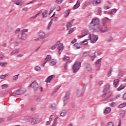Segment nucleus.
<instances>
[{"instance_id":"49530a36","label":"nucleus","mask_w":126,"mask_h":126,"mask_svg":"<svg viewBox=\"0 0 126 126\" xmlns=\"http://www.w3.org/2000/svg\"><path fill=\"white\" fill-rule=\"evenodd\" d=\"M63 1V0H56L55 2L58 4H61Z\"/></svg>"},{"instance_id":"4d7b16f0","label":"nucleus","mask_w":126,"mask_h":126,"mask_svg":"<svg viewBox=\"0 0 126 126\" xmlns=\"http://www.w3.org/2000/svg\"><path fill=\"white\" fill-rule=\"evenodd\" d=\"M125 88V87L123 88H122V85L117 89L118 91H121V90H123Z\"/></svg>"},{"instance_id":"c756f323","label":"nucleus","mask_w":126,"mask_h":126,"mask_svg":"<svg viewBox=\"0 0 126 126\" xmlns=\"http://www.w3.org/2000/svg\"><path fill=\"white\" fill-rule=\"evenodd\" d=\"M52 24H53V21H50V22L48 23V25L47 27H46V30L49 31L50 30V28H51V27L52 26Z\"/></svg>"},{"instance_id":"09e8293b","label":"nucleus","mask_w":126,"mask_h":126,"mask_svg":"<svg viewBox=\"0 0 126 126\" xmlns=\"http://www.w3.org/2000/svg\"><path fill=\"white\" fill-rule=\"evenodd\" d=\"M91 3H92V1H91L90 0L86 1L85 2V4H87V5H89V4H91Z\"/></svg>"},{"instance_id":"680f3d73","label":"nucleus","mask_w":126,"mask_h":126,"mask_svg":"<svg viewBox=\"0 0 126 126\" xmlns=\"http://www.w3.org/2000/svg\"><path fill=\"white\" fill-rule=\"evenodd\" d=\"M20 32V29L18 28L17 30H16L15 33L16 34H18V33H19Z\"/></svg>"},{"instance_id":"7c9ffc66","label":"nucleus","mask_w":126,"mask_h":126,"mask_svg":"<svg viewBox=\"0 0 126 126\" xmlns=\"http://www.w3.org/2000/svg\"><path fill=\"white\" fill-rule=\"evenodd\" d=\"M69 12H70V9L66 10L64 13V17H67L69 15Z\"/></svg>"},{"instance_id":"de8ad7c7","label":"nucleus","mask_w":126,"mask_h":126,"mask_svg":"<svg viewBox=\"0 0 126 126\" xmlns=\"http://www.w3.org/2000/svg\"><path fill=\"white\" fill-rule=\"evenodd\" d=\"M8 87V85L7 84H4L1 86L2 89H5V88H7Z\"/></svg>"},{"instance_id":"7ed1b4c3","label":"nucleus","mask_w":126,"mask_h":126,"mask_svg":"<svg viewBox=\"0 0 126 126\" xmlns=\"http://www.w3.org/2000/svg\"><path fill=\"white\" fill-rule=\"evenodd\" d=\"M95 31L100 32V33H105V32H108L109 31V29H108V27H107L106 24L104 23L98 26Z\"/></svg>"},{"instance_id":"6e6552de","label":"nucleus","mask_w":126,"mask_h":126,"mask_svg":"<svg viewBox=\"0 0 126 126\" xmlns=\"http://www.w3.org/2000/svg\"><path fill=\"white\" fill-rule=\"evenodd\" d=\"M18 38H19V39H21V40H26L27 39V34L22 32L21 34H18Z\"/></svg>"},{"instance_id":"f257e3e1","label":"nucleus","mask_w":126,"mask_h":126,"mask_svg":"<svg viewBox=\"0 0 126 126\" xmlns=\"http://www.w3.org/2000/svg\"><path fill=\"white\" fill-rule=\"evenodd\" d=\"M103 92L104 93V94L102 95L103 100L109 98V97H111L112 92L110 91V86L106 85L103 88Z\"/></svg>"},{"instance_id":"cd10ccee","label":"nucleus","mask_w":126,"mask_h":126,"mask_svg":"<svg viewBox=\"0 0 126 126\" xmlns=\"http://www.w3.org/2000/svg\"><path fill=\"white\" fill-rule=\"evenodd\" d=\"M19 90H20V93L21 95H23V94H24V93L26 92V89L24 88H21L19 89Z\"/></svg>"},{"instance_id":"a19ab883","label":"nucleus","mask_w":126,"mask_h":126,"mask_svg":"<svg viewBox=\"0 0 126 126\" xmlns=\"http://www.w3.org/2000/svg\"><path fill=\"white\" fill-rule=\"evenodd\" d=\"M14 94H15V95H21L20 94V90H16L14 92Z\"/></svg>"},{"instance_id":"c03bdc74","label":"nucleus","mask_w":126,"mask_h":126,"mask_svg":"<svg viewBox=\"0 0 126 126\" xmlns=\"http://www.w3.org/2000/svg\"><path fill=\"white\" fill-rule=\"evenodd\" d=\"M6 76H8V75L7 74H5V75H1L0 76V79H4Z\"/></svg>"},{"instance_id":"bb28decb","label":"nucleus","mask_w":126,"mask_h":126,"mask_svg":"<svg viewBox=\"0 0 126 126\" xmlns=\"http://www.w3.org/2000/svg\"><path fill=\"white\" fill-rule=\"evenodd\" d=\"M57 63V60L55 59H52L50 61V65H55Z\"/></svg>"},{"instance_id":"58836bf2","label":"nucleus","mask_w":126,"mask_h":126,"mask_svg":"<svg viewBox=\"0 0 126 126\" xmlns=\"http://www.w3.org/2000/svg\"><path fill=\"white\" fill-rule=\"evenodd\" d=\"M6 64H7V63H6L0 62V65L2 67H4L5 66V65H6Z\"/></svg>"},{"instance_id":"774afa93","label":"nucleus","mask_w":126,"mask_h":126,"mask_svg":"<svg viewBox=\"0 0 126 126\" xmlns=\"http://www.w3.org/2000/svg\"><path fill=\"white\" fill-rule=\"evenodd\" d=\"M123 98L124 100H126V93L123 94Z\"/></svg>"},{"instance_id":"412c9836","label":"nucleus","mask_w":126,"mask_h":126,"mask_svg":"<svg viewBox=\"0 0 126 126\" xmlns=\"http://www.w3.org/2000/svg\"><path fill=\"white\" fill-rule=\"evenodd\" d=\"M12 0L14 3L16 5H20V6H21V5H22V4H23V2L22 3L20 0Z\"/></svg>"},{"instance_id":"423d86ee","label":"nucleus","mask_w":126,"mask_h":126,"mask_svg":"<svg viewBox=\"0 0 126 126\" xmlns=\"http://www.w3.org/2000/svg\"><path fill=\"white\" fill-rule=\"evenodd\" d=\"M80 66H81V63L80 62L75 63L72 67L73 72L75 73L77 72L79 68H80Z\"/></svg>"},{"instance_id":"c9c22d12","label":"nucleus","mask_w":126,"mask_h":126,"mask_svg":"<svg viewBox=\"0 0 126 126\" xmlns=\"http://www.w3.org/2000/svg\"><path fill=\"white\" fill-rule=\"evenodd\" d=\"M51 106L53 110H56V109H57V104H56V103H51Z\"/></svg>"},{"instance_id":"c85d7f7f","label":"nucleus","mask_w":126,"mask_h":126,"mask_svg":"<svg viewBox=\"0 0 126 126\" xmlns=\"http://www.w3.org/2000/svg\"><path fill=\"white\" fill-rule=\"evenodd\" d=\"M117 12V9H112L108 12L109 14H115Z\"/></svg>"},{"instance_id":"69168bd1","label":"nucleus","mask_w":126,"mask_h":126,"mask_svg":"<svg viewBox=\"0 0 126 126\" xmlns=\"http://www.w3.org/2000/svg\"><path fill=\"white\" fill-rule=\"evenodd\" d=\"M28 32V30L27 29H23L22 31V32L23 33H25V32Z\"/></svg>"},{"instance_id":"9d476101","label":"nucleus","mask_w":126,"mask_h":126,"mask_svg":"<svg viewBox=\"0 0 126 126\" xmlns=\"http://www.w3.org/2000/svg\"><path fill=\"white\" fill-rule=\"evenodd\" d=\"M70 95V92L68 91L65 93V95L63 98V101H67L69 99V96Z\"/></svg>"},{"instance_id":"37998d69","label":"nucleus","mask_w":126,"mask_h":126,"mask_svg":"<svg viewBox=\"0 0 126 126\" xmlns=\"http://www.w3.org/2000/svg\"><path fill=\"white\" fill-rule=\"evenodd\" d=\"M109 106L110 107H112L114 108V107H116V102H112L111 103H110Z\"/></svg>"},{"instance_id":"2f4dec72","label":"nucleus","mask_w":126,"mask_h":126,"mask_svg":"<svg viewBox=\"0 0 126 126\" xmlns=\"http://www.w3.org/2000/svg\"><path fill=\"white\" fill-rule=\"evenodd\" d=\"M59 44H60V41H58L55 44H54L53 46H52L51 47V50H55L57 46H58V45H59Z\"/></svg>"},{"instance_id":"4be33fe9","label":"nucleus","mask_w":126,"mask_h":126,"mask_svg":"<svg viewBox=\"0 0 126 126\" xmlns=\"http://www.w3.org/2000/svg\"><path fill=\"white\" fill-rule=\"evenodd\" d=\"M67 114V111L66 110H63L62 111L61 113L60 114V117L62 118H64Z\"/></svg>"},{"instance_id":"0e129e2a","label":"nucleus","mask_w":126,"mask_h":126,"mask_svg":"<svg viewBox=\"0 0 126 126\" xmlns=\"http://www.w3.org/2000/svg\"><path fill=\"white\" fill-rule=\"evenodd\" d=\"M121 119H119V121L118 122V126H122V122H121Z\"/></svg>"},{"instance_id":"3c124183","label":"nucleus","mask_w":126,"mask_h":126,"mask_svg":"<svg viewBox=\"0 0 126 126\" xmlns=\"http://www.w3.org/2000/svg\"><path fill=\"white\" fill-rule=\"evenodd\" d=\"M107 126H114V123L112 122H108L107 123Z\"/></svg>"},{"instance_id":"5fc2aeb1","label":"nucleus","mask_w":126,"mask_h":126,"mask_svg":"<svg viewBox=\"0 0 126 126\" xmlns=\"http://www.w3.org/2000/svg\"><path fill=\"white\" fill-rule=\"evenodd\" d=\"M28 7H25L22 9L23 11L24 12H27V11H28Z\"/></svg>"},{"instance_id":"4468645a","label":"nucleus","mask_w":126,"mask_h":126,"mask_svg":"<svg viewBox=\"0 0 126 126\" xmlns=\"http://www.w3.org/2000/svg\"><path fill=\"white\" fill-rule=\"evenodd\" d=\"M120 82V79H116L113 81V86L114 88H117L119 86V83Z\"/></svg>"},{"instance_id":"72a5a7b5","label":"nucleus","mask_w":126,"mask_h":126,"mask_svg":"<svg viewBox=\"0 0 126 126\" xmlns=\"http://www.w3.org/2000/svg\"><path fill=\"white\" fill-rule=\"evenodd\" d=\"M82 92L81 90L78 89L77 91V96L78 97H80L81 96Z\"/></svg>"},{"instance_id":"e433bc0d","label":"nucleus","mask_w":126,"mask_h":126,"mask_svg":"<svg viewBox=\"0 0 126 126\" xmlns=\"http://www.w3.org/2000/svg\"><path fill=\"white\" fill-rule=\"evenodd\" d=\"M42 15H43V17L46 18L48 16V11H44L42 13Z\"/></svg>"},{"instance_id":"a18cd8bd","label":"nucleus","mask_w":126,"mask_h":126,"mask_svg":"<svg viewBox=\"0 0 126 126\" xmlns=\"http://www.w3.org/2000/svg\"><path fill=\"white\" fill-rule=\"evenodd\" d=\"M19 76V74L14 76V77L13 78V80H14V81L17 80V79H18Z\"/></svg>"},{"instance_id":"f03ea898","label":"nucleus","mask_w":126,"mask_h":126,"mask_svg":"<svg viewBox=\"0 0 126 126\" xmlns=\"http://www.w3.org/2000/svg\"><path fill=\"white\" fill-rule=\"evenodd\" d=\"M99 24H100V20L98 18H93L92 20L91 23H90V25H91L92 28L94 30V31L98 27Z\"/></svg>"},{"instance_id":"bf43d9fd","label":"nucleus","mask_w":126,"mask_h":126,"mask_svg":"<svg viewBox=\"0 0 126 126\" xmlns=\"http://www.w3.org/2000/svg\"><path fill=\"white\" fill-rule=\"evenodd\" d=\"M39 14H40V13H38L36 14L35 15L32 17L31 18H37V17H38V15H39Z\"/></svg>"},{"instance_id":"e2e57ef3","label":"nucleus","mask_w":126,"mask_h":126,"mask_svg":"<svg viewBox=\"0 0 126 126\" xmlns=\"http://www.w3.org/2000/svg\"><path fill=\"white\" fill-rule=\"evenodd\" d=\"M103 84V82L102 81H99L98 82V85H99V86H101V85H102Z\"/></svg>"},{"instance_id":"79ce46f5","label":"nucleus","mask_w":126,"mask_h":126,"mask_svg":"<svg viewBox=\"0 0 126 126\" xmlns=\"http://www.w3.org/2000/svg\"><path fill=\"white\" fill-rule=\"evenodd\" d=\"M113 71V68H110V70L109 71L107 76L110 77L112 75V72Z\"/></svg>"},{"instance_id":"20e7f679","label":"nucleus","mask_w":126,"mask_h":126,"mask_svg":"<svg viewBox=\"0 0 126 126\" xmlns=\"http://www.w3.org/2000/svg\"><path fill=\"white\" fill-rule=\"evenodd\" d=\"M30 86L33 89V90H34V91H40V92L43 91V88L40 87L39 85H38V83H36L35 81L32 83Z\"/></svg>"},{"instance_id":"a211bd4d","label":"nucleus","mask_w":126,"mask_h":126,"mask_svg":"<svg viewBox=\"0 0 126 126\" xmlns=\"http://www.w3.org/2000/svg\"><path fill=\"white\" fill-rule=\"evenodd\" d=\"M32 116H26L23 118V121L26 123H29L31 121Z\"/></svg>"},{"instance_id":"393cba45","label":"nucleus","mask_w":126,"mask_h":126,"mask_svg":"<svg viewBox=\"0 0 126 126\" xmlns=\"http://www.w3.org/2000/svg\"><path fill=\"white\" fill-rule=\"evenodd\" d=\"M111 112V108L109 107H106V108L105 110L104 114L105 115H107V114H110Z\"/></svg>"},{"instance_id":"b1692460","label":"nucleus","mask_w":126,"mask_h":126,"mask_svg":"<svg viewBox=\"0 0 126 126\" xmlns=\"http://www.w3.org/2000/svg\"><path fill=\"white\" fill-rule=\"evenodd\" d=\"M80 6V1L78 0L75 5H74L73 8V9H77Z\"/></svg>"},{"instance_id":"ea45409f","label":"nucleus","mask_w":126,"mask_h":126,"mask_svg":"<svg viewBox=\"0 0 126 126\" xmlns=\"http://www.w3.org/2000/svg\"><path fill=\"white\" fill-rule=\"evenodd\" d=\"M125 107H126V103H123L118 106V108H124Z\"/></svg>"},{"instance_id":"f8f14e48","label":"nucleus","mask_w":126,"mask_h":126,"mask_svg":"<svg viewBox=\"0 0 126 126\" xmlns=\"http://www.w3.org/2000/svg\"><path fill=\"white\" fill-rule=\"evenodd\" d=\"M98 39H99L98 36L97 35H94L93 36L92 40H91V43L92 44H95V42L98 41Z\"/></svg>"},{"instance_id":"39448f33","label":"nucleus","mask_w":126,"mask_h":126,"mask_svg":"<svg viewBox=\"0 0 126 126\" xmlns=\"http://www.w3.org/2000/svg\"><path fill=\"white\" fill-rule=\"evenodd\" d=\"M30 124L32 126H35V125H37V124H39V123H40V118L36 115L32 116Z\"/></svg>"},{"instance_id":"6e6d98bb","label":"nucleus","mask_w":126,"mask_h":126,"mask_svg":"<svg viewBox=\"0 0 126 126\" xmlns=\"http://www.w3.org/2000/svg\"><path fill=\"white\" fill-rule=\"evenodd\" d=\"M63 60L64 61H68V60H69V57H66V56H65L63 58Z\"/></svg>"},{"instance_id":"603ef678","label":"nucleus","mask_w":126,"mask_h":126,"mask_svg":"<svg viewBox=\"0 0 126 126\" xmlns=\"http://www.w3.org/2000/svg\"><path fill=\"white\" fill-rule=\"evenodd\" d=\"M120 115H121V117L122 118H124V117H125V116L126 115V112H125V111H123L122 113H120Z\"/></svg>"},{"instance_id":"4c0bfd02","label":"nucleus","mask_w":126,"mask_h":126,"mask_svg":"<svg viewBox=\"0 0 126 126\" xmlns=\"http://www.w3.org/2000/svg\"><path fill=\"white\" fill-rule=\"evenodd\" d=\"M34 70L36 71H39V70H41V67L39 66L36 65L34 68Z\"/></svg>"},{"instance_id":"6ab92c4d","label":"nucleus","mask_w":126,"mask_h":126,"mask_svg":"<svg viewBox=\"0 0 126 126\" xmlns=\"http://www.w3.org/2000/svg\"><path fill=\"white\" fill-rule=\"evenodd\" d=\"M19 49H15L12 50V51L10 53V56H13V55H16L19 53Z\"/></svg>"},{"instance_id":"0eeeda50","label":"nucleus","mask_w":126,"mask_h":126,"mask_svg":"<svg viewBox=\"0 0 126 126\" xmlns=\"http://www.w3.org/2000/svg\"><path fill=\"white\" fill-rule=\"evenodd\" d=\"M86 41H82L81 43H76L74 44L73 49L74 50H78V49H81V45H82Z\"/></svg>"},{"instance_id":"f3484780","label":"nucleus","mask_w":126,"mask_h":126,"mask_svg":"<svg viewBox=\"0 0 126 126\" xmlns=\"http://www.w3.org/2000/svg\"><path fill=\"white\" fill-rule=\"evenodd\" d=\"M57 49L59 51H63V49H64V46H63V44L61 43V41H60L59 44L57 45Z\"/></svg>"},{"instance_id":"5701e85b","label":"nucleus","mask_w":126,"mask_h":126,"mask_svg":"<svg viewBox=\"0 0 126 126\" xmlns=\"http://www.w3.org/2000/svg\"><path fill=\"white\" fill-rule=\"evenodd\" d=\"M101 60H102V59H99L98 60H97L96 62V65L97 68H96V69L98 70L99 69V67H100V66H101Z\"/></svg>"},{"instance_id":"13d9d810","label":"nucleus","mask_w":126,"mask_h":126,"mask_svg":"<svg viewBox=\"0 0 126 126\" xmlns=\"http://www.w3.org/2000/svg\"><path fill=\"white\" fill-rule=\"evenodd\" d=\"M65 70H67V63H66L64 65Z\"/></svg>"},{"instance_id":"f704fd0d","label":"nucleus","mask_w":126,"mask_h":126,"mask_svg":"<svg viewBox=\"0 0 126 126\" xmlns=\"http://www.w3.org/2000/svg\"><path fill=\"white\" fill-rule=\"evenodd\" d=\"M96 13L98 15H100L101 13H102V10L100 7H98L96 8Z\"/></svg>"},{"instance_id":"dca6fc26","label":"nucleus","mask_w":126,"mask_h":126,"mask_svg":"<svg viewBox=\"0 0 126 126\" xmlns=\"http://www.w3.org/2000/svg\"><path fill=\"white\" fill-rule=\"evenodd\" d=\"M87 37L88 38L87 39H86L85 41H84V42L83 44H84L85 45H87V44H88V42H87V41H89L90 40H91L92 38H91V34L89 33H87Z\"/></svg>"},{"instance_id":"338daca9","label":"nucleus","mask_w":126,"mask_h":126,"mask_svg":"<svg viewBox=\"0 0 126 126\" xmlns=\"http://www.w3.org/2000/svg\"><path fill=\"white\" fill-rule=\"evenodd\" d=\"M73 31H74V30H73V29H71L69 31L68 34H71V33H72Z\"/></svg>"},{"instance_id":"052dcab7","label":"nucleus","mask_w":126,"mask_h":126,"mask_svg":"<svg viewBox=\"0 0 126 126\" xmlns=\"http://www.w3.org/2000/svg\"><path fill=\"white\" fill-rule=\"evenodd\" d=\"M117 99H118V97H117L111 98V99H110V102H113V101H116V100H117Z\"/></svg>"},{"instance_id":"473e14b6","label":"nucleus","mask_w":126,"mask_h":126,"mask_svg":"<svg viewBox=\"0 0 126 126\" xmlns=\"http://www.w3.org/2000/svg\"><path fill=\"white\" fill-rule=\"evenodd\" d=\"M52 57H51V55H48L46 56V59L44 61H45V62L47 63L48 62H49V61H50Z\"/></svg>"},{"instance_id":"aec40b11","label":"nucleus","mask_w":126,"mask_h":126,"mask_svg":"<svg viewBox=\"0 0 126 126\" xmlns=\"http://www.w3.org/2000/svg\"><path fill=\"white\" fill-rule=\"evenodd\" d=\"M85 66L86 67V69L87 71H92V67H91V65L88 63H86L85 64Z\"/></svg>"},{"instance_id":"8fccbe9b","label":"nucleus","mask_w":126,"mask_h":126,"mask_svg":"<svg viewBox=\"0 0 126 126\" xmlns=\"http://www.w3.org/2000/svg\"><path fill=\"white\" fill-rule=\"evenodd\" d=\"M55 9H56V7L55 6L51 7L50 8V14L52 13Z\"/></svg>"},{"instance_id":"864d4df0","label":"nucleus","mask_w":126,"mask_h":126,"mask_svg":"<svg viewBox=\"0 0 126 126\" xmlns=\"http://www.w3.org/2000/svg\"><path fill=\"white\" fill-rule=\"evenodd\" d=\"M113 40V37L112 36H110L108 39H107V42H108L109 43H110V42H111V41H112Z\"/></svg>"},{"instance_id":"ddd939ff","label":"nucleus","mask_w":126,"mask_h":126,"mask_svg":"<svg viewBox=\"0 0 126 126\" xmlns=\"http://www.w3.org/2000/svg\"><path fill=\"white\" fill-rule=\"evenodd\" d=\"M73 21H74V19L72 20L71 22H68V23L66 25L67 31L69 30V29L72 27V24L73 23Z\"/></svg>"},{"instance_id":"1a4fd4ad","label":"nucleus","mask_w":126,"mask_h":126,"mask_svg":"<svg viewBox=\"0 0 126 126\" xmlns=\"http://www.w3.org/2000/svg\"><path fill=\"white\" fill-rule=\"evenodd\" d=\"M38 37H40V39H45V38H48V35L43 32H40L38 33Z\"/></svg>"},{"instance_id":"a878e982","label":"nucleus","mask_w":126,"mask_h":126,"mask_svg":"<svg viewBox=\"0 0 126 126\" xmlns=\"http://www.w3.org/2000/svg\"><path fill=\"white\" fill-rule=\"evenodd\" d=\"M101 2V0H93V4L94 6H96L97 3H100Z\"/></svg>"},{"instance_id":"9b49d317","label":"nucleus","mask_w":126,"mask_h":126,"mask_svg":"<svg viewBox=\"0 0 126 126\" xmlns=\"http://www.w3.org/2000/svg\"><path fill=\"white\" fill-rule=\"evenodd\" d=\"M95 54H96V52H94V53L92 54H90L89 52H86L83 54L82 56L84 58H86V57H87V56H89L90 57H95Z\"/></svg>"},{"instance_id":"2eb2a0df","label":"nucleus","mask_w":126,"mask_h":126,"mask_svg":"<svg viewBox=\"0 0 126 126\" xmlns=\"http://www.w3.org/2000/svg\"><path fill=\"white\" fill-rule=\"evenodd\" d=\"M55 77L56 76L55 75H51L46 79L45 82H46L47 83H50V82H51V80H52L53 78H55Z\"/></svg>"}]
</instances>
